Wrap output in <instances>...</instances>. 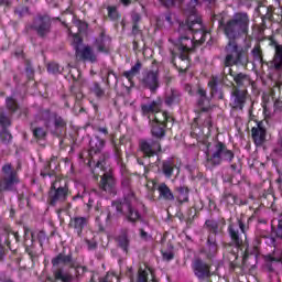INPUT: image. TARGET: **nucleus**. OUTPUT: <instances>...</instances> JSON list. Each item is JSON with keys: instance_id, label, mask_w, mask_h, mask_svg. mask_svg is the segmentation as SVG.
Here are the masks:
<instances>
[{"instance_id": "obj_1", "label": "nucleus", "mask_w": 282, "mask_h": 282, "mask_svg": "<svg viewBox=\"0 0 282 282\" xmlns=\"http://www.w3.org/2000/svg\"><path fill=\"white\" fill-rule=\"evenodd\" d=\"M220 28L228 39L225 46V67L248 65V48L239 46L237 39L247 36L250 32V15L246 12H237L226 22H220Z\"/></svg>"}, {"instance_id": "obj_2", "label": "nucleus", "mask_w": 282, "mask_h": 282, "mask_svg": "<svg viewBox=\"0 0 282 282\" xmlns=\"http://www.w3.org/2000/svg\"><path fill=\"white\" fill-rule=\"evenodd\" d=\"M188 21V14H187V28L191 30V32H194L193 39L189 37H180L178 43L176 44V47L178 52H183L181 54V61L184 63L186 61V65H188V52H192V50H195V43H198V45H202L204 41H206V32H204V24H202V29L197 30V25H193Z\"/></svg>"}, {"instance_id": "obj_3", "label": "nucleus", "mask_w": 282, "mask_h": 282, "mask_svg": "<svg viewBox=\"0 0 282 282\" xmlns=\"http://www.w3.org/2000/svg\"><path fill=\"white\" fill-rule=\"evenodd\" d=\"M248 230V226L243 220L238 219L237 223L230 224L228 227V235L231 239V243L225 245L226 252H230L229 261H237L238 257L236 251H232V246L235 248H241L243 243H246V231Z\"/></svg>"}, {"instance_id": "obj_4", "label": "nucleus", "mask_w": 282, "mask_h": 282, "mask_svg": "<svg viewBox=\"0 0 282 282\" xmlns=\"http://www.w3.org/2000/svg\"><path fill=\"white\" fill-rule=\"evenodd\" d=\"M51 263L54 268L53 282H74V275L69 273V271H65V269L59 267L61 263H63V265H69V268L73 269L78 268L72 253L65 254V252H61L51 260Z\"/></svg>"}, {"instance_id": "obj_5", "label": "nucleus", "mask_w": 282, "mask_h": 282, "mask_svg": "<svg viewBox=\"0 0 282 282\" xmlns=\"http://www.w3.org/2000/svg\"><path fill=\"white\" fill-rule=\"evenodd\" d=\"M232 160H235V153L228 150L223 142H217L212 151L207 153L205 165L207 169H215V166H219L223 162H232Z\"/></svg>"}, {"instance_id": "obj_6", "label": "nucleus", "mask_w": 282, "mask_h": 282, "mask_svg": "<svg viewBox=\"0 0 282 282\" xmlns=\"http://www.w3.org/2000/svg\"><path fill=\"white\" fill-rule=\"evenodd\" d=\"M135 196L133 194L128 195L124 198V202H112V206L116 208L118 215H124L127 221L130 224H135L140 221L141 215L140 212L135 209Z\"/></svg>"}, {"instance_id": "obj_7", "label": "nucleus", "mask_w": 282, "mask_h": 282, "mask_svg": "<svg viewBox=\"0 0 282 282\" xmlns=\"http://www.w3.org/2000/svg\"><path fill=\"white\" fill-rule=\"evenodd\" d=\"M17 184H19V174L11 163L4 164L0 174V193L14 191Z\"/></svg>"}, {"instance_id": "obj_8", "label": "nucleus", "mask_w": 282, "mask_h": 282, "mask_svg": "<svg viewBox=\"0 0 282 282\" xmlns=\"http://www.w3.org/2000/svg\"><path fill=\"white\" fill-rule=\"evenodd\" d=\"M187 8L185 9V13L188 14V21L191 23V28L196 25V30L202 29V18L197 14V6H199V0H184ZM206 3H215V0H204Z\"/></svg>"}, {"instance_id": "obj_9", "label": "nucleus", "mask_w": 282, "mask_h": 282, "mask_svg": "<svg viewBox=\"0 0 282 282\" xmlns=\"http://www.w3.org/2000/svg\"><path fill=\"white\" fill-rule=\"evenodd\" d=\"M63 180L56 178L52 183L50 191L51 205L54 206L56 202H65L67 199V184H62Z\"/></svg>"}, {"instance_id": "obj_10", "label": "nucleus", "mask_w": 282, "mask_h": 282, "mask_svg": "<svg viewBox=\"0 0 282 282\" xmlns=\"http://www.w3.org/2000/svg\"><path fill=\"white\" fill-rule=\"evenodd\" d=\"M246 100H248V89L232 87L229 104L231 109H235L236 111H243Z\"/></svg>"}, {"instance_id": "obj_11", "label": "nucleus", "mask_w": 282, "mask_h": 282, "mask_svg": "<svg viewBox=\"0 0 282 282\" xmlns=\"http://www.w3.org/2000/svg\"><path fill=\"white\" fill-rule=\"evenodd\" d=\"M33 30H35L37 36L45 39L52 32V20L47 15L36 18L33 22Z\"/></svg>"}, {"instance_id": "obj_12", "label": "nucleus", "mask_w": 282, "mask_h": 282, "mask_svg": "<svg viewBox=\"0 0 282 282\" xmlns=\"http://www.w3.org/2000/svg\"><path fill=\"white\" fill-rule=\"evenodd\" d=\"M143 87L147 89H150L152 94H155L158 91V88L160 87V70H148L141 80Z\"/></svg>"}, {"instance_id": "obj_13", "label": "nucleus", "mask_w": 282, "mask_h": 282, "mask_svg": "<svg viewBox=\"0 0 282 282\" xmlns=\"http://www.w3.org/2000/svg\"><path fill=\"white\" fill-rule=\"evenodd\" d=\"M139 147L145 158H153L162 151V145H160V141L158 140H141Z\"/></svg>"}, {"instance_id": "obj_14", "label": "nucleus", "mask_w": 282, "mask_h": 282, "mask_svg": "<svg viewBox=\"0 0 282 282\" xmlns=\"http://www.w3.org/2000/svg\"><path fill=\"white\" fill-rule=\"evenodd\" d=\"M268 135V129L265 128V121H259L256 127L251 129V137L257 147H261L265 142Z\"/></svg>"}, {"instance_id": "obj_15", "label": "nucleus", "mask_w": 282, "mask_h": 282, "mask_svg": "<svg viewBox=\"0 0 282 282\" xmlns=\"http://www.w3.org/2000/svg\"><path fill=\"white\" fill-rule=\"evenodd\" d=\"M228 75L234 78L236 86L238 89H248L250 85H252V79H250V75L246 73H235L232 68H228Z\"/></svg>"}, {"instance_id": "obj_16", "label": "nucleus", "mask_w": 282, "mask_h": 282, "mask_svg": "<svg viewBox=\"0 0 282 282\" xmlns=\"http://www.w3.org/2000/svg\"><path fill=\"white\" fill-rule=\"evenodd\" d=\"M99 188L104 191V193H108V195H116V178H113L111 173L101 175Z\"/></svg>"}, {"instance_id": "obj_17", "label": "nucleus", "mask_w": 282, "mask_h": 282, "mask_svg": "<svg viewBox=\"0 0 282 282\" xmlns=\"http://www.w3.org/2000/svg\"><path fill=\"white\" fill-rule=\"evenodd\" d=\"M193 270L195 275L198 279H206L208 276H210V265H208L206 262H204L203 260H195L193 262Z\"/></svg>"}, {"instance_id": "obj_18", "label": "nucleus", "mask_w": 282, "mask_h": 282, "mask_svg": "<svg viewBox=\"0 0 282 282\" xmlns=\"http://www.w3.org/2000/svg\"><path fill=\"white\" fill-rule=\"evenodd\" d=\"M275 235L279 239H282V220H279ZM265 263H281L282 251H274L272 254L264 256Z\"/></svg>"}, {"instance_id": "obj_19", "label": "nucleus", "mask_w": 282, "mask_h": 282, "mask_svg": "<svg viewBox=\"0 0 282 282\" xmlns=\"http://www.w3.org/2000/svg\"><path fill=\"white\" fill-rule=\"evenodd\" d=\"M97 52L109 54V45H111V37L105 31H101L99 37L96 40Z\"/></svg>"}, {"instance_id": "obj_20", "label": "nucleus", "mask_w": 282, "mask_h": 282, "mask_svg": "<svg viewBox=\"0 0 282 282\" xmlns=\"http://www.w3.org/2000/svg\"><path fill=\"white\" fill-rule=\"evenodd\" d=\"M141 111L143 116H149V113H159V111H162V99H156L151 101L150 104H143L141 105Z\"/></svg>"}, {"instance_id": "obj_21", "label": "nucleus", "mask_w": 282, "mask_h": 282, "mask_svg": "<svg viewBox=\"0 0 282 282\" xmlns=\"http://www.w3.org/2000/svg\"><path fill=\"white\" fill-rule=\"evenodd\" d=\"M156 191H159V199H164V202H174L175 195L170 187L166 186V183L159 184Z\"/></svg>"}, {"instance_id": "obj_22", "label": "nucleus", "mask_w": 282, "mask_h": 282, "mask_svg": "<svg viewBox=\"0 0 282 282\" xmlns=\"http://www.w3.org/2000/svg\"><path fill=\"white\" fill-rule=\"evenodd\" d=\"M77 58H82V61H89L90 63H96L97 57L89 46H85L83 50L76 51Z\"/></svg>"}, {"instance_id": "obj_23", "label": "nucleus", "mask_w": 282, "mask_h": 282, "mask_svg": "<svg viewBox=\"0 0 282 282\" xmlns=\"http://www.w3.org/2000/svg\"><path fill=\"white\" fill-rule=\"evenodd\" d=\"M88 224H89V218L87 217H75L70 220V226L74 227L78 237L83 235V230L86 228Z\"/></svg>"}, {"instance_id": "obj_24", "label": "nucleus", "mask_w": 282, "mask_h": 282, "mask_svg": "<svg viewBox=\"0 0 282 282\" xmlns=\"http://www.w3.org/2000/svg\"><path fill=\"white\" fill-rule=\"evenodd\" d=\"M150 122L154 123V124H163L166 127V122H169V120H171V117H169V113H166V111H162L160 110L159 112H155L152 117L149 116L148 117Z\"/></svg>"}, {"instance_id": "obj_25", "label": "nucleus", "mask_w": 282, "mask_h": 282, "mask_svg": "<svg viewBox=\"0 0 282 282\" xmlns=\"http://www.w3.org/2000/svg\"><path fill=\"white\" fill-rule=\"evenodd\" d=\"M273 45H274L275 53L272 59V65L274 69L279 70V69H282V45L276 42H273Z\"/></svg>"}, {"instance_id": "obj_26", "label": "nucleus", "mask_w": 282, "mask_h": 282, "mask_svg": "<svg viewBox=\"0 0 282 282\" xmlns=\"http://www.w3.org/2000/svg\"><path fill=\"white\" fill-rule=\"evenodd\" d=\"M177 169V164H175V160L169 159L162 162V171L165 177H173V171Z\"/></svg>"}, {"instance_id": "obj_27", "label": "nucleus", "mask_w": 282, "mask_h": 282, "mask_svg": "<svg viewBox=\"0 0 282 282\" xmlns=\"http://www.w3.org/2000/svg\"><path fill=\"white\" fill-rule=\"evenodd\" d=\"M142 69V63H140V61H138L134 66L131 67L130 70H126L122 73V76H124V78H127V80H129V83H131V80H133V78H135V76H138V74H140V70Z\"/></svg>"}, {"instance_id": "obj_28", "label": "nucleus", "mask_w": 282, "mask_h": 282, "mask_svg": "<svg viewBox=\"0 0 282 282\" xmlns=\"http://www.w3.org/2000/svg\"><path fill=\"white\" fill-rule=\"evenodd\" d=\"M105 149V140L96 137L95 139L90 140V153L96 154L100 153Z\"/></svg>"}, {"instance_id": "obj_29", "label": "nucleus", "mask_w": 282, "mask_h": 282, "mask_svg": "<svg viewBox=\"0 0 282 282\" xmlns=\"http://www.w3.org/2000/svg\"><path fill=\"white\" fill-rule=\"evenodd\" d=\"M176 199L181 204L188 202V187H178L176 188Z\"/></svg>"}, {"instance_id": "obj_30", "label": "nucleus", "mask_w": 282, "mask_h": 282, "mask_svg": "<svg viewBox=\"0 0 282 282\" xmlns=\"http://www.w3.org/2000/svg\"><path fill=\"white\" fill-rule=\"evenodd\" d=\"M152 124V130L151 133L152 135H154V138H164V129L166 128V126L162 124V123H153Z\"/></svg>"}, {"instance_id": "obj_31", "label": "nucleus", "mask_w": 282, "mask_h": 282, "mask_svg": "<svg viewBox=\"0 0 282 282\" xmlns=\"http://www.w3.org/2000/svg\"><path fill=\"white\" fill-rule=\"evenodd\" d=\"M180 91L177 90H171V94L166 96L165 98V105H175V102H180Z\"/></svg>"}, {"instance_id": "obj_32", "label": "nucleus", "mask_w": 282, "mask_h": 282, "mask_svg": "<svg viewBox=\"0 0 282 282\" xmlns=\"http://www.w3.org/2000/svg\"><path fill=\"white\" fill-rule=\"evenodd\" d=\"M162 6L165 8H180L183 3H186L185 0H159Z\"/></svg>"}, {"instance_id": "obj_33", "label": "nucleus", "mask_w": 282, "mask_h": 282, "mask_svg": "<svg viewBox=\"0 0 282 282\" xmlns=\"http://www.w3.org/2000/svg\"><path fill=\"white\" fill-rule=\"evenodd\" d=\"M208 254L213 257L217 252V240L213 236H208L207 239Z\"/></svg>"}, {"instance_id": "obj_34", "label": "nucleus", "mask_w": 282, "mask_h": 282, "mask_svg": "<svg viewBox=\"0 0 282 282\" xmlns=\"http://www.w3.org/2000/svg\"><path fill=\"white\" fill-rule=\"evenodd\" d=\"M205 226L210 232H213L214 235H217L219 230V224L217 223V220L208 219L205 221Z\"/></svg>"}, {"instance_id": "obj_35", "label": "nucleus", "mask_w": 282, "mask_h": 282, "mask_svg": "<svg viewBox=\"0 0 282 282\" xmlns=\"http://www.w3.org/2000/svg\"><path fill=\"white\" fill-rule=\"evenodd\" d=\"M55 115L56 113L50 112V110H43L42 111V115H41L42 120H44V124H45L46 128H50V124H51L52 120H54Z\"/></svg>"}, {"instance_id": "obj_36", "label": "nucleus", "mask_w": 282, "mask_h": 282, "mask_svg": "<svg viewBox=\"0 0 282 282\" xmlns=\"http://www.w3.org/2000/svg\"><path fill=\"white\" fill-rule=\"evenodd\" d=\"M117 240H118L120 248H122V250H124V252H127L129 250V238L127 237V234L119 236L117 238Z\"/></svg>"}, {"instance_id": "obj_37", "label": "nucleus", "mask_w": 282, "mask_h": 282, "mask_svg": "<svg viewBox=\"0 0 282 282\" xmlns=\"http://www.w3.org/2000/svg\"><path fill=\"white\" fill-rule=\"evenodd\" d=\"M0 142L2 144H10L12 142V134L7 129L0 131Z\"/></svg>"}, {"instance_id": "obj_38", "label": "nucleus", "mask_w": 282, "mask_h": 282, "mask_svg": "<svg viewBox=\"0 0 282 282\" xmlns=\"http://www.w3.org/2000/svg\"><path fill=\"white\" fill-rule=\"evenodd\" d=\"M12 124V119L8 117L4 112H0V126L2 130L8 129Z\"/></svg>"}, {"instance_id": "obj_39", "label": "nucleus", "mask_w": 282, "mask_h": 282, "mask_svg": "<svg viewBox=\"0 0 282 282\" xmlns=\"http://www.w3.org/2000/svg\"><path fill=\"white\" fill-rule=\"evenodd\" d=\"M47 72L50 74H61L63 72V67H61V65L57 63L52 62L47 65Z\"/></svg>"}, {"instance_id": "obj_40", "label": "nucleus", "mask_w": 282, "mask_h": 282, "mask_svg": "<svg viewBox=\"0 0 282 282\" xmlns=\"http://www.w3.org/2000/svg\"><path fill=\"white\" fill-rule=\"evenodd\" d=\"M252 56L254 61H258V63H261L263 61V53L261 52L260 45L253 47Z\"/></svg>"}, {"instance_id": "obj_41", "label": "nucleus", "mask_w": 282, "mask_h": 282, "mask_svg": "<svg viewBox=\"0 0 282 282\" xmlns=\"http://www.w3.org/2000/svg\"><path fill=\"white\" fill-rule=\"evenodd\" d=\"M7 109H9L11 113H14V111L19 109V104H17V100H14L12 97H8Z\"/></svg>"}, {"instance_id": "obj_42", "label": "nucleus", "mask_w": 282, "mask_h": 282, "mask_svg": "<svg viewBox=\"0 0 282 282\" xmlns=\"http://www.w3.org/2000/svg\"><path fill=\"white\" fill-rule=\"evenodd\" d=\"M53 120L55 129H63L67 124L65 120L58 115H54Z\"/></svg>"}, {"instance_id": "obj_43", "label": "nucleus", "mask_w": 282, "mask_h": 282, "mask_svg": "<svg viewBox=\"0 0 282 282\" xmlns=\"http://www.w3.org/2000/svg\"><path fill=\"white\" fill-rule=\"evenodd\" d=\"M91 91H93V94H95V96H97V98H102V96H105V90L102 88H100L99 83H95L93 85Z\"/></svg>"}, {"instance_id": "obj_44", "label": "nucleus", "mask_w": 282, "mask_h": 282, "mask_svg": "<svg viewBox=\"0 0 282 282\" xmlns=\"http://www.w3.org/2000/svg\"><path fill=\"white\" fill-rule=\"evenodd\" d=\"M137 282H149V271L139 269Z\"/></svg>"}, {"instance_id": "obj_45", "label": "nucleus", "mask_w": 282, "mask_h": 282, "mask_svg": "<svg viewBox=\"0 0 282 282\" xmlns=\"http://www.w3.org/2000/svg\"><path fill=\"white\" fill-rule=\"evenodd\" d=\"M33 135L37 140H44V138H46V135H47V132H45V130H43V128H35L33 130Z\"/></svg>"}, {"instance_id": "obj_46", "label": "nucleus", "mask_w": 282, "mask_h": 282, "mask_svg": "<svg viewBox=\"0 0 282 282\" xmlns=\"http://www.w3.org/2000/svg\"><path fill=\"white\" fill-rule=\"evenodd\" d=\"M107 10L109 19L116 21V19H118V9H116V7H108Z\"/></svg>"}, {"instance_id": "obj_47", "label": "nucleus", "mask_w": 282, "mask_h": 282, "mask_svg": "<svg viewBox=\"0 0 282 282\" xmlns=\"http://www.w3.org/2000/svg\"><path fill=\"white\" fill-rule=\"evenodd\" d=\"M80 43H83V37H80L78 33H73V44L76 52L79 50L78 45H80Z\"/></svg>"}, {"instance_id": "obj_48", "label": "nucleus", "mask_w": 282, "mask_h": 282, "mask_svg": "<svg viewBox=\"0 0 282 282\" xmlns=\"http://www.w3.org/2000/svg\"><path fill=\"white\" fill-rule=\"evenodd\" d=\"M28 12H30V10L25 6H19L14 11V13L18 14V17H25Z\"/></svg>"}, {"instance_id": "obj_49", "label": "nucleus", "mask_w": 282, "mask_h": 282, "mask_svg": "<svg viewBox=\"0 0 282 282\" xmlns=\"http://www.w3.org/2000/svg\"><path fill=\"white\" fill-rule=\"evenodd\" d=\"M230 170H231L232 175H241V164L239 162L232 163L230 165Z\"/></svg>"}, {"instance_id": "obj_50", "label": "nucleus", "mask_w": 282, "mask_h": 282, "mask_svg": "<svg viewBox=\"0 0 282 282\" xmlns=\"http://www.w3.org/2000/svg\"><path fill=\"white\" fill-rule=\"evenodd\" d=\"M225 199L230 206H235V204H237V196L235 194H226Z\"/></svg>"}, {"instance_id": "obj_51", "label": "nucleus", "mask_w": 282, "mask_h": 282, "mask_svg": "<svg viewBox=\"0 0 282 282\" xmlns=\"http://www.w3.org/2000/svg\"><path fill=\"white\" fill-rule=\"evenodd\" d=\"M217 77H212L208 82V87H210L212 89V94H215V91H217Z\"/></svg>"}, {"instance_id": "obj_52", "label": "nucleus", "mask_w": 282, "mask_h": 282, "mask_svg": "<svg viewBox=\"0 0 282 282\" xmlns=\"http://www.w3.org/2000/svg\"><path fill=\"white\" fill-rule=\"evenodd\" d=\"M109 158V154H102V159H99L96 163L97 169H105V160Z\"/></svg>"}, {"instance_id": "obj_53", "label": "nucleus", "mask_w": 282, "mask_h": 282, "mask_svg": "<svg viewBox=\"0 0 282 282\" xmlns=\"http://www.w3.org/2000/svg\"><path fill=\"white\" fill-rule=\"evenodd\" d=\"M274 153H278V155H282V137L278 139L276 147L274 149Z\"/></svg>"}, {"instance_id": "obj_54", "label": "nucleus", "mask_w": 282, "mask_h": 282, "mask_svg": "<svg viewBox=\"0 0 282 282\" xmlns=\"http://www.w3.org/2000/svg\"><path fill=\"white\" fill-rule=\"evenodd\" d=\"M51 165L47 163L41 172L42 177H47V175L52 176L53 174L50 172Z\"/></svg>"}, {"instance_id": "obj_55", "label": "nucleus", "mask_w": 282, "mask_h": 282, "mask_svg": "<svg viewBox=\"0 0 282 282\" xmlns=\"http://www.w3.org/2000/svg\"><path fill=\"white\" fill-rule=\"evenodd\" d=\"M75 25H76V28H78L79 32L87 30V23H85L80 20L76 21Z\"/></svg>"}, {"instance_id": "obj_56", "label": "nucleus", "mask_w": 282, "mask_h": 282, "mask_svg": "<svg viewBox=\"0 0 282 282\" xmlns=\"http://www.w3.org/2000/svg\"><path fill=\"white\" fill-rule=\"evenodd\" d=\"M47 239V236L45 235V231H39L37 234V240L40 246H43V242Z\"/></svg>"}, {"instance_id": "obj_57", "label": "nucleus", "mask_w": 282, "mask_h": 282, "mask_svg": "<svg viewBox=\"0 0 282 282\" xmlns=\"http://www.w3.org/2000/svg\"><path fill=\"white\" fill-rule=\"evenodd\" d=\"M162 254L164 261H171L174 257L173 251H163Z\"/></svg>"}, {"instance_id": "obj_58", "label": "nucleus", "mask_w": 282, "mask_h": 282, "mask_svg": "<svg viewBox=\"0 0 282 282\" xmlns=\"http://www.w3.org/2000/svg\"><path fill=\"white\" fill-rule=\"evenodd\" d=\"M1 241H3V239L0 235V261H3V258L6 257V248L3 247V245H1Z\"/></svg>"}, {"instance_id": "obj_59", "label": "nucleus", "mask_w": 282, "mask_h": 282, "mask_svg": "<svg viewBox=\"0 0 282 282\" xmlns=\"http://www.w3.org/2000/svg\"><path fill=\"white\" fill-rule=\"evenodd\" d=\"M131 19H132V23L138 25V22L140 21V13H132L131 15Z\"/></svg>"}, {"instance_id": "obj_60", "label": "nucleus", "mask_w": 282, "mask_h": 282, "mask_svg": "<svg viewBox=\"0 0 282 282\" xmlns=\"http://www.w3.org/2000/svg\"><path fill=\"white\" fill-rule=\"evenodd\" d=\"M0 6H4L6 8H10V6H12V0H0Z\"/></svg>"}, {"instance_id": "obj_61", "label": "nucleus", "mask_w": 282, "mask_h": 282, "mask_svg": "<svg viewBox=\"0 0 282 282\" xmlns=\"http://www.w3.org/2000/svg\"><path fill=\"white\" fill-rule=\"evenodd\" d=\"M197 94L200 98H206V90L204 88H198Z\"/></svg>"}, {"instance_id": "obj_62", "label": "nucleus", "mask_w": 282, "mask_h": 282, "mask_svg": "<svg viewBox=\"0 0 282 282\" xmlns=\"http://www.w3.org/2000/svg\"><path fill=\"white\" fill-rule=\"evenodd\" d=\"M204 124H205V127H208V129H210V127H213V121L210 120V117L206 118Z\"/></svg>"}, {"instance_id": "obj_63", "label": "nucleus", "mask_w": 282, "mask_h": 282, "mask_svg": "<svg viewBox=\"0 0 282 282\" xmlns=\"http://www.w3.org/2000/svg\"><path fill=\"white\" fill-rule=\"evenodd\" d=\"M184 89L187 94H193V87L189 84H185Z\"/></svg>"}, {"instance_id": "obj_64", "label": "nucleus", "mask_w": 282, "mask_h": 282, "mask_svg": "<svg viewBox=\"0 0 282 282\" xmlns=\"http://www.w3.org/2000/svg\"><path fill=\"white\" fill-rule=\"evenodd\" d=\"M132 34H140V29L138 28V24L132 25Z\"/></svg>"}]
</instances>
